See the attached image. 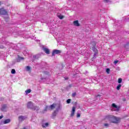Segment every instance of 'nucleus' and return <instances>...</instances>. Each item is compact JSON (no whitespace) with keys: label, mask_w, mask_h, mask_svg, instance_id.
<instances>
[{"label":"nucleus","mask_w":129,"mask_h":129,"mask_svg":"<svg viewBox=\"0 0 129 129\" xmlns=\"http://www.w3.org/2000/svg\"><path fill=\"white\" fill-rule=\"evenodd\" d=\"M120 87H121V84H119L117 86V87H116L117 90H119V89H120Z\"/></svg>","instance_id":"24"},{"label":"nucleus","mask_w":129,"mask_h":129,"mask_svg":"<svg viewBox=\"0 0 129 129\" xmlns=\"http://www.w3.org/2000/svg\"><path fill=\"white\" fill-rule=\"evenodd\" d=\"M26 71L27 72L30 71H31V67L29 66H27L25 68Z\"/></svg>","instance_id":"20"},{"label":"nucleus","mask_w":129,"mask_h":129,"mask_svg":"<svg viewBox=\"0 0 129 129\" xmlns=\"http://www.w3.org/2000/svg\"><path fill=\"white\" fill-rule=\"evenodd\" d=\"M49 125V123H45L42 124V127H47Z\"/></svg>","instance_id":"22"},{"label":"nucleus","mask_w":129,"mask_h":129,"mask_svg":"<svg viewBox=\"0 0 129 129\" xmlns=\"http://www.w3.org/2000/svg\"><path fill=\"white\" fill-rule=\"evenodd\" d=\"M111 110L112 111H118V110H119V108L116 105H115V104L113 103L112 104Z\"/></svg>","instance_id":"5"},{"label":"nucleus","mask_w":129,"mask_h":129,"mask_svg":"<svg viewBox=\"0 0 129 129\" xmlns=\"http://www.w3.org/2000/svg\"><path fill=\"white\" fill-rule=\"evenodd\" d=\"M59 19H60V20H62L63 19V16L61 15H59L58 16Z\"/></svg>","instance_id":"31"},{"label":"nucleus","mask_w":129,"mask_h":129,"mask_svg":"<svg viewBox=\"0 0 129 129\" xmlns=\"http://www.w3.org/2000/svg\"><path fill=\"white\" fill-rule=\"evenodd\" d=\"M128 20H129L128 18H125V22H127L128 21Z\"/></svg>","instance_id":"35"},{"label":"nucleus","mask_w":129,"mask_h":129,"mask_svg":"<svg viewBox=\"0 0 129 129\" xmlns=\"http://www.w3.org/2000/svg\"><path fill=\"white\" fill-rule=\"evenodd\" d=\"M71 101V99H69L67 100V103H70Z\"/></svg>","instance_id":"32"},{"label":"nucleus","mask_w":129,"mask_h":129,"mask_svg":"<svg viewBox=\"0 0 129 129\" xmlns=\"http://www.w3.org/2000/svg\"><path fill=\"white\" fill-rule=\"evenodd\" d=\"M104 125H105V126H107L108 125V124L105 123V124H104Z\"/></svg>","instance_id":"39"},{"label":"nucleus","mask_w":129,"mask_h":129,"mask_svg":"<svg viewBox=\"0 0 129 129\" xmlns=\"http://www.w3.org/2000/svg\"><path fill=\"white\" fill-rule=\"evenodd\" d=\"M126 99H125V98L123 99V101H126Z\"/></svg>","instance_id":"42"},{"label":"nucleus","mask_w":129,"mask_h":129,"mask_svg":"<svg viewBox=\"0 0 129 129\" xmlns=\"http://www.w3.org/2000/svg\"><path fill=\"white\" fill-rule=\"evenodd\" d=\"M11 73H12V74H16V70H15V69H12L11 70Z\"/></svg>","instance_id":"27"},{"label":"nucleus","mask_w":129,"mask_h":129,"mask_svg":"<svg viewBox=\"0 0 129 129\" xmlns=\"http://www.w3.org/2000/svg\"><path fill=\"white\" fill-rule=\"evenodd\" d=\"M104 3H107V4H111V0H104Z\"/></svg>","instance_id":"26"},{"label":"nucleus","mask_w":129,"mask_h":129,"mask_svg":"<svg viewBox=\"0 0 129 129\" xmlns=\"http://www.w3.org/2000/svg\"><path fill=\"white\" fill-rule=\"evenodd\" d=\"M105 119H108V120H109V121L113 123H117L119 121V118L110 115L106 116Z\"/></svg>","instance_id":"1"},{"label":"nucleus","mask_w":129,"mask_h":129,"mask_svg":"<svg viewBox=\"0 0 129 129\" xmlns=\"http://www.w3.org/2000/svg\"><path fill=\"white\" fill-rule=\"evenodd\" d=\"M127 95L128 96H129V90H128V93H127Z\"/></svg>","instance_id":"40"},{"label":"nucleus","mask_w":129,"mask_h":129,"mask_svg":"<svg viewBox=\"0 0 129 129\" xmlns=\"http://www.w3.org/2000/svg\"><path fill=\"white\" fill-rule=\"evenodd\" d=\"M57 113H58V112H57V111H54V112L52 113V116L53 117L56 116V115H57Z\"/></svg>","instance_id":"25"},{"label":"nucleus","mask_w":129,"mask_h":129,"mask_svg":"<svg viewBox=\"0 0 129 129\" xmlns=\"http://www.w3.org/2000/svg\"><path fill=\"white\" fill-rule=\"evenodd\" d=\"M58 54H61V50L58 49H54L52 51V56H55V55H58Z\"/></svg>","instance_id":"6"},{"label":"nucleus","mask_w":129,"mask_h":129,"mask_svg":"<svg viewBox=\"0 0 129 129\" xmlns=\"http://www.w3.org/2000/svg\"><path fill=\"white\" fill-rule=\"evenodd\" d=\"M37 42H39V40H37Z\"/></svg>","instance_id":"43"},{"label":"nucleus","mask_w":129,"mask_h":129,"mask_svg":"<svg viewBox=\"0 0 129 129\" xmlns=\"http://www.w3.org/2000/svg\"><path fill=\"white\" fill-rule=\"evenodd\" d=\"M73 23H74V26H76V27H79V26H80V24H79L78 20L74 21Z\"/></svg>","instance_id":"14"},{"label":"nucleus","mask_w":129,"mask_h":129,"mask_svg":"<svg viewBox=\"0 0 129 129\" xmlns=\"http://www.w3.org/2000/svg\"><path fill=\"white\" fill-rule=\"evenodd\" d=\"M94 80H95V79H93V78H88L86 79V82L87 83H92Z\"/></svg>","instance_id":"11"},{"label":"nucleus","mask_w":129,"mask_h":129,"mask_svg":"<svg viewBox=\"0 0 129 129\" xmlns=\"http://www.w3.org/2000/svg\"><path fill=\"white\" fill-rule=\"evenodd\" d=\"M117 63H118V60H115V61H114V64L115 65H116V64H117Z\"/></svg>","instance_id":"33"},{"label":"nucleus","mask_w":129,"mask_h":129,"mask_svg":"<svg viewBox=\"0 0 129 129\" xmlns=\"http://www.w3.org/2000/svg\"><path fill=\"white\" fill-rule=\"evenodd\" d=\"M65 80H68V78H64Z\"/></svg>","instance_id":"41"},{"label":"nucleus","mask_w":129,"mask_h":129,"mask_svg":"<svg viewBox=\"0 0 129 129\" xmlns=\"http://www.w3.org/2000/svg\"><path fill=\"white\" fill-rule=\"evenodd\" d=\"M21 60H24V57L18 56V58L17 59V62H21Z\"/></svg>","instance_id":"19"},{"label":"nucleus","mask_w":129,"mask_h":129,"mask_svg":"<svg viewBox=\"0 0 129 129\" xmlns=\"http://www.w3.org/2000/svg\"><path fill=\"white\" fill-rule=\"evenodd\" d=\"M45 79H46V78H41V80H44Z\"/></svg>","instance_id":"38"},{"label":"nucleus","mask_w":129,"mask_h":129,"mask_svg":"<svg viewBox=\"0 0 129 129\" xmlns=\"http://www.w3.org/2000/svg\"><path fill=\"white\" fill-rule=\"evenodd\" d=\"M0 6H1V3H0Z\"/></svg>","instance_id":"44"},{"label":"nucleus","mask_w":129,"mask_h":129,"mask_svg":"<svg viewBox=\"0 0 129 129\" xmlns=\"http://www.w3.org/2000/svg\"><path fill=\"white\" fill-rule=\"evenodd\" d=\"M0 15L7 16V15H8V12L3 8L0 9Z\"/></svg>","instance_id":"7"},{"label":"nucleus","mask_w":129,"mask_h":129,"mask_svg":"<svg viewBox=\"0 0 129 129\" xmlns=\"http://www.w3.org/2000/svg\"><path fill=\"white\" fill-rule=\"evenodd\" d=\"M40 57H41V54H36V55L33 56V58L34 59H39V58H40Z\"/></svg>","instance_id":"16"},{"label":"nucleus","mask_w":129,"mask_h":129,"mask_svg":"<svg viewBox=\"0 0 129 129\" xmlns=\"http://www.w3.org/2000/svg\"><path fill=\"white\" fill-rule=\"evenodd\" d=\"M10 122H11V119H7L4 121L3 123L7 124V123H10Z\"/></svg>","instance_id":"15"},{"label":"nucleus","mask_w":129,"mask_h":129,"mask_svg":"<svg viewBox=\"0 0 129 129\" xmlns=\"http://www.w3.org/2000/svg\"><path fill=\"white\" fill-rule=\"evenodd\" d=\"M42 49L46 54H47V55H49V54H50V50L48 49V48H46V47L42 46Z\"/></svg>","instance_id":"8"},{"label":"nucleus","mask_w":129,"mask_h":129,"mask_svg":"<svg viewBox=\"0 0 129 129\" xmlns=\"http://www.w3.org/2000/svg\"><path fill=\"white\" fill-rule=\"evenodd\" d=\"M7 108H8V107L7 106V104H5L2 105L1 110L3 111V112H7Z\"/></svg>","instance_id":"9"},{"label":"nucleus","mask_w":129,"mask_h":129,"mask_svg":"<svg viewBox=\"0 0 129 129\" xmlns=\"http://www.w3.org/2000/svg\"><path fill=\"white\" fill-rule=\"evenodd\" d=\"M18 119L19 121H23V120L27 119V116L21 115L18 117Z\"/></svg>","instance_id":"10"},{"label":"nucleus","mask_w":129,"mask_h":129,"mask_svg":"<svg viewBox=\"0 0 129 129\" xmlns=\"http://www.w3.org/2000/svg\"><path fill=\"white\" fill-rule=\"evenodd\" d=\"M121 81H122V79H121V78H119L118 80V83H121Z\"/></svg>","instance_id":"30"},{"label":"nucleus","mask_w":129,"mask_h":129,"mask_svg":"<svg viewBox=\"0 0 129 129\" xmlns=\"http://www.w3.org/2000/svg\"><path fill=\"white\" fill-rule=\"evenodd\" d=\"M60 104H58L57 105V107L56 108V111H57V112L59 111V110H60Z\"/></svg>","instance_id":"21"},{"label":"nucleus","mask_w":129,"mask_h":129,"mask_svg":"<svg viewBox=\"0 0 129 129\" xmlns=\"http://www.w3.org/2000/svg\"><path fill=\"white\" fill-rule=\"evenodd\" d=\"M96 99L97 100H101V99H102V97L101 96V95H98L96 96Z\"/></svg>","instance_id":"17"},{"label":"nucleus","mask_w":129,"mask_h":129,"mask_svg":"<svg viewBox=\"0 0 129 129\" xmlns=\"http://www.w3.org/2000/svg\"><path fill=\"white\" fill-rule=\"evenodd\" d=\"M73 87V85H70L67 87V89H69V88H71V87Z\"/></svg>","instance_id":"29"},{"label":"nucleus","mask_w":129,"mask_h":129,"mask_svg":"<svg viewBox=\"0 0 129 129\" xmlns=\"http://www.w3.org/2000/svg\"><path fill=\"white\" fill-rule=\"evenodd\" d=\"M72 96L73 97H75V96H76V93H73L72 94Z\"/></svg>","instance_id":"34"},{"label":"nucleus","mask_w":129,"mask_h":129,"mask_svg":"<svg viewBox=\"0 0 129 129\" xmlns=\"http://www.w3.org/2000/svg\"><path fill=\"white\" fill-rule=\"evenodd\" d=\"M92 49L94 52L93 57H94V58H95V57H96V55H97L98 54V50L97 49V48L96 47H95V45L93 46Z\"/></svg>","instance_id":"4"},{"label":"nucleus","mask_w":129,"mask_h":129,"mask_svg":"<svg viewBox=\"0 0 129 129\" xmlns=\"http://www.w3.org/2000/svg\"><path fill=\"white\" fill-rule=\"evenodd\" d=\"M21 3H24L25 5H27L26 7V9H28V5H29V1L28 0H20Z\"/></svg>","instance_id":"12"},{"label":"nucleus","mask_w":129,"mask_h":129,"mask_svg":"<svg viewBox=\"0 0 129 129\" xmlns=\"http://www.w3.org/2000/svg\"><path fill=\"white\" fill-rule=\"evenodd\" d=\"M75 107H73L72 108V112L71 114V116H74V114L75 113Z\"/></svg>","instance_id":"13"},{"label":"nucleus","mask_w":129,"mask_h":129,"mask_svg":"<svg viewBox=\"0 0 129 129\" xmlns=\"http://www.w3.org/2000/svg\"><path fill=\"white\" fill-rule=\"evenodd\" d=\"M27 108H29L30 109H32V110H39L40 109V107L37 106H34V104L33 102L29 101L27 103Z\"/></svg>","instance_id":"2"},{"label":"nucleus","mask_w":129,"mask_h":129,"mask_svg":"<svg viewBox=\"0 0 129 129\" xmlns=\"http://www.w3.org/2000/svg\"><path fill=\"white\" fill-rule=\"evenodd\" d=\"M106 72L107 74H109V72H110V70L109 69H106Z\"/></svg>","instance_id":"28"},{"label":"nucleus","mask_w":129,"mask_h":129,"mask_svg":"<svg viewBox=\"0 0 129 129\" xmlns=\"http://www.w3.org/2000/svg\"><path fill=\"white\" fill-rule=\"evenodd\" d=\"M3 117H4V115H1L0 116V119H2V118H3Z\"/></svg>","instance_id":"37"},{"label":"nucleus","mask_w":129,"mask_h":129,"mask_svg":"<svg viewBox=\"0 0 129 129\" xmlns=\"http://www.w3.org/2000/svg\"><path fill=\"white\" fill-rule=\"evenodd\" d=\"M125 49H126V50H129V42H127L126 44L124 46Z\"/></svg>","instance_id":"18"},{"label":"nucleus","mask_w":129,"mask_h":129,"mask_svg":"<svg viewBox=\"0 0 129 129\" xmlns=\"http://www.w3.org/2000/svg\"><path fill=\"white\" fill-rule=\"evenodd\" d=\"M31 91H32V90H31V89H29L25 91V93L26 94H29V93H31Z\"/></svg>","instance_id":"23"},{"label":"nucleus","mask_w":129,"mask_h":129,"mask_svg":"<svg viewBox=\"0 0 129 129\" xmlns=\"http://www.w3.org/2000/svg\"><path fill=\"white\" fill-rule=\"evenodd\" d=\"M77 116V117H80V113H78Z\"/></svg>","instance_id":"36"},{"label":"nucleus","mask_w":129,"mask_h":129,"mask_svg":"<svg viewBox=\"0 0 129 129\" xmlns=\"http://www.w3.org/2000/svg\"><path fill=\"white\" fill-rule=\"evenodd\" d=\"M56 106V104H52V105H51L50 106H46L45 108L44 109V111H46V110L47 109H54V108H55Z\"/></svg>","instance_id":"3"}]
</instances>
